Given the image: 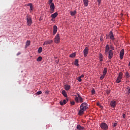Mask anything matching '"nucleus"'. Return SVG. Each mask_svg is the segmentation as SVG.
Segmentation results:
<instances>
[{"instance_id": "20e7f679", "label": "nucleus", "mask_w": 130, "mask_h": 130, "mask_svg": "<svg viewBox=\"0 0 130 130\" xmlns=\"http://www.w3.org/2000/svg\"><path fill=\"white\" fill-rule=\"evenodd\" d=\"M50 5V13L52 14L54 12V10L55 9V6H54V3H50L49 4Z\"/></svg>"}, {"instance_id": "4468645a", "label": "nucleus", "mask_w": 130, "mask_h": 130, "mask_svg": "<svg viewBox=\"0 0 130 130\" xmlns=\"http://www.w3.org/2000/svg\"><path fill=\"white\" fill-rule=\"evenodd\" d=\"M83 5L85 7H88L89 5V0H83Z\"/></svg>"}, {"instance_id": "412c9836", "label": "nucleus", "mask_w": 130, "mask_h": 130, "mask_svg": "<svg viewBox=\"0 0 130 130\" xmlns=\"http://www.w3.org/2000/svg\"><path fill=\"white\" fill-rule=\"evenodd\" d=\"M75 66L79 67V60L76 59L74 63Z\"/></svg>"}, {"instance_id": "58836bf2", "label": "nucleus", "mask_w": 130, "mask_h": 130, "mask_svg": "<svg viewBox=\"0 0 130 130\" xmlns=\"http://www.w3.org/2000/svg\"><path fill=\"white\" fill-rule=\"evenodd\" d=\"M97 2L99 3V6L101 4V0H97Z\"/></svg>"}, {"instance_id": "c85d7f7f", "label": "nucleus", "mask_w": 130, "mask_h": 130, "mask_svg": "<svg viewBox=\"0 0 130 130\" xmlns=\"http://www.w3.org/2000/svg\"><path fill=\"white\" fill-rule=\"evenodd\" d=\"M29 6L30 10L33 11V5H32V4H29Z\"/></svg>"}, {"instance_id": "de8ad7c7", "label": "nucleus", "mask_w": 130, "mask_h": 130, "mask_svg": "<svg viewBox=\"0 0 130 130\" xmlns=\"http://www.w3.org/2000/svg\"><path fill=\"white\" fill-rule=\"evenodd\" d=\"M100 108H101L102 109V108H103V106H101H101H100Z\"/></svg>"}, {"instance_id": "39448f33", "label": "nucleus", "mask_w": 130, "mask_h": 130, "mask_svg": "<svg viewBox=\"0 0 130 130\" xmlns=\"http://www.w3.org/2000/svg\"><path fill=\"white\" fill-rule=\"evenodd\" d=\"M100 126L102 129L104 130H108V125L105 122H103L101 124Z\"/></svg>"}, {"instance_id": "0eeeda50", "label": "nucleus", "mask_w": 130, "mask_h": 130, "mask_svg": "<svg viewBox=\"0 0 130 130\" xmlns=\"http://www.w3.org/2000/svg\"><path fill=\"white\" fill-rule=\"evenodd\" d=\"M121 79H122V73H119L118 77L116 79V82L119 83L121 82Z\"/></svg>"}, {"instance_id": "2f4dec72", "label": "nucleus", "mask_w": 130, "mask_h": 130, "mask_svg": "<svg viewBox=\"0 0 130 130\" xmlns=\"http://www.w3.org/2000/svg\"><path fill=\"white\" fill-rule=\"evenodd\" d=\"M37 95H41V94H42V91H39L37 92Z\"/></svg>"}, {"instance_id": "a19ab883", "label": "nucleus", "mask_w": 130, "mask_h": 130, "mask_svg": "<svg viewBox=\"0 0 130 130\" xmlns=\"http://www.w3.org/2000/svg\"><path fill=\"white\" fill-rule=\"evenodd\" d=\"M81 78H84V77H85V75H84V74L81 75L80 76H79Z\"/></svg>"}, {"instance_id": "aec40b11", "label": "nucleus", "mask_w": 130, "mask_h": 130, "mask_svg": "<svg viewBox=\"0 0 130 130\" xmlns=\"http://www.w3.org/2000/svg\"><path fill=\"white\" fill-rule=\"evenodd\" d=\"M62 94L64 97H68V94H67V92H66V90H62Z\"/></svg>"}, {"instance_id": "c756f323", "label": "nucleus", "mask_w": 130, "mask_h": 130, "mask_svg": "<svg viewBox=\"0 0 130 130\" xmlns=\"http://www.w3.org/2000/svg\"><path fill=\"white\" fill-rule=\"evenodd\" d=\"M125 77H126V78H129L130 76H129V73H128V72L126 73Z\"/></svg>"}, {"instance_id": "1a4fd4ad", "label": "nucleus", "mask_w": 130, "mask_h": 130, "mask_svg": "<svg viewBox=\"0 0 130 130\" xmlns=\"http://www.w3.org/2000/svg\"><path fill=\"white\" fill-rule=\"evenodd\" d=\"M110 105L112 108H115V107L116 106V101H112L110 103Z\"/></svg>"}, {"instance_id": "7c9ffc66", "label": "nucleus", "mask_w": 130, "mask_h": 130, "mask_svg": "<svg viewBox=\"0 0 130 130\" xmlns=\"http://www.w3.org/2000/svg\"><path fill=\"white\" fill-rule=\"evenodd\" d=\"M105 76H106L105 75L103 74V75L100 77L101 80H103V79H104Z\"/></svg>"}, {"instance_id": "f8f14e48", "label": "nucleus", "mask_w": 130, "mask_h": 130, "mask_svg": "<svg viewBox=\"0 0 130 130\" xmlns=\"http://www.w3.org/2000/svg\"><path fill=\"white\" fill-rule=\"evenodd\" d=\"M109 36H110V39H111L112 40H114V36L113 35V32H112V31H110Z\"/></svg>"}, {"instance_id": "79ce46f5", "label": "nucleus", "mask_w": 130, "mask_h": 130, "mask_svg": "<svg viewBox=\"0 0 130 130\" xmlns=\"http://www.w3.org/2000/svg\"><path fill=\"white\" fill-rule=\"evenodd\" d=\"M116 125H117V123H114V124H113V126H114V127H115V126H116Z\"/></svg>"}, {"instance_id": "4c0bfd02", "label": "nucleus", "mask_w": 130, "mask_h": 130, "mask_svg": "<svg viewBox=\"0 0 130 130\" xmlns=\"http://www.w3.org/2000/svg\"><path fill=\"white\" fill-rule=\"evenodd\" d=\"M71 104L72 105H75V102L74 101L71 102Z\"/></svg>"}, {"instance_id": "72a5a7b5", "label": "nucleus", "mask_w": 130, "mask_h": 130, "mask_svg": "<svg viewBox=\"0 0 130 130\" xmlns=\"http://www.w3.org/2000/svg\"><path fill=\"white\" fill-rule=\"evenodd\" d=\"M52 2H53V0H49L48 1V4L49 5H50V4H52Z\"/></svg>"}, {"instance_id": "9d476101", "label": "nucleus", "mask_w": 130, "mask_h": 130, "mask_svg": "<svg viewBox=\"0 0 130 130\" xmlns=\"http://www.w3.org/2000/svg\"><path fill=\"white\" fill-rule=\"evenodd\" d=\"M123 55H124V49H122L120 52V58L121 59L123 58Z\"/></svg>"}, {"instance_id": "f3484780", "label": "nucleus", "mask_w": 130, "mask_h": 130, "mask_svg": "<svg viewBox=\"0 0 130 130\" xmlns=\"http://www.w3.org/2000/svg\"><path fill=\"white\" fill-rule=\"evenodd\" d=\"M77 96L79 99L80 102L81 103H83V102H84V100H83V98H82V97L81 96V95H80L79 93H77Z\"/></svg>"}, {"instance_id": "8fccbe9b", "label": "nucleus", "mask_w": 130, "mask_h": 130, "mask_svg": "<svg viewBox=\"0 0 130 130\" xmlns=\"http://www.w3.org/2000/svg\"><path fill=\"white\" fill-rule=\"evenodd\" d=\"M51 21H53V18H52V19H51Z\"/></svg>"}, {"instance_id": "dca6fc26", "label": "nucleus", "mask_w": 130, "mask_h": 130, "mask_svg": "<svg viewBox=\"0 0 130 130\" xmlns=\"http://www.w3.org/2000/svg\"><path fill=\"white\" fill-rule=\"evenodd\" d=\"M58 15V14L57 13V12H55V13L52 14L51 15V18H52V19H55V18H56V17H57V15Z\"/></svg>"}, {"instance_id": "09e8293b", "label": "nucleus", "mask_w": 130, "mask_h": 130, "mask_svg": "<svg viewBox=\"0 0 130 130\" xmlns=\"http://www.w3.org/2000/svg\"><path fill=\"white\" fill-rule=\"evenodd\" d=\"M108 36L107 35H106V39H108Z\"/></svg>"}, {"instance_id": "ddd939ff", "label": "nucleus", "mask_w": 130, "mask_h": 130, "mask_svg": "<svg viewBox=\"0 0 130 130\" xmlns=\"http://www.w3.org/2000/svg\"><path fill=\"white\" fill-rule=\"evenodd\" d=\"M53 42V41L50 40V41H46L44 44L43 45H47V44H51V43H52Z\"/></svg>"}, {"instance_id": "f03ea898", "label": "nucleus", "mask_w": 130, "mask_h": 130, "mask_svg": "<svg viewBox=\"0 0 130 130\" xmlns=\"http://www.w3.org/2000/svg\"><path fill=\"white\" fill-rule=\"evenodd\" d=\"M109 45H107L105 48V53L107 55L108 54V58L111 59L113 57V51L110 50Z\"/></svg>"}, {"instance_id": "a18cd8bd", "label": "nucleus", "mask_w": 130, "mask_h": 130, "mask_svg": "<svg viewBox=\"0 0 130 130\" xmlns=\"http://www.w3.org/2000/svg\"><path fill=\"white\" fill-rule=\"evenodd\" d=\"M97 105H98V106H101V105H100V104H99V103H97Z\"/></svg>"}, {"instance_id": "b1692460", "label": "nucleus", "mask_w": 130, "mask_h": 130, "mask_svg": "<svg viewBox=\"0 0 130 130\" xmlns=\"http://www.w3.org/2000/svg\"><path fill=\"white\" fill-rule=\"evenodd\" d=\"M106 74H107V68H104L103 71V75L106 76Z\"/></svg>"}, {"instance_id": "f704fd0d", "label": "nucleus", "mask_w": 130, "mask_h": 130, "mask_svg": "<svg viewBox=\"0 0 130 130\" xmlns=\"http://www.w3.org/2000/svg\"><path fill=\"white\" fill-rule=\"evenodd\" d=\"M77 80H78V82H82V79L80 78V76L78 77Z\"/></svg>"}, {"instance_id": "ea45409f", "label": "nucleus", "mask_w": 130, "mask_h": 130, "mask_svg": "<svg viewBox=\"0 0 130 130\" xmlns=\"http://www.w3.org/2000/svg\"><path fill=\"white\" fill-rule=\"evenodd\" d=\"M100 40H101V41H103V37L102 36H101Z\"/></svg>"}, {"instance_id": "e433bc0d", "label": "nucleus", "mask_w": 130, "mask_h": 130, "mask_svg": "<svg viewBox=\"0 0 130 130\" xmlns=\"http://www.w3.org/2000/svg\"><path fill=\"white\" fill-rule=\"evenodd\" d=\"M110 48L112 50H114V47H113V46L111 45L110 46Z\"/></svg>"}, {"instance_id": "6ab92c4d", "label": "nucleus", "mask_w": 130, "mask_h": 130, "mask_svg": "<svg viewBox=\"0 0 130 130\" xmlns=\"http://www.w3.org/2000/svg\"><path fill=\"white\" fill-rule=\"evenodd\" d=\"M77 129H79V130H82V129H84V127L81 126L80 124H78L77 126Z\"/></svg>"}, {"instance_id": "473e14b6", "label": "nucleus", "mask_w": 130, "mask_h": 130, "mask_svg": "<svg viewBox=\"0 0 130 130\" xmlns=\"http://www.w3.org/2000/svg\"><path fill=\"white\" fill-rule=\"evenodd\" d=\"M99 58H103V55H102V54H99Z\"/></svg>"}, {"instance_id": "49530a36", "label": "nucleus", "mask_w": 130, "mask_h": 130, "mask_svg": "<svg viewBox=\"0 0 130 130\" xmlns=\"http://www.w3.org/2000/svg\"><path fill=\"white\" fill-rule=\"evenodd\" d=\"M122 116H123V118H124V117H125V114H123V115H122Z\"/></svg>"}, {"instance_id": "4be33fe9", "label": "nucleus", "mask_w": 130, "mask_h": 130, "mask_svg": "<svg viewBox=\"0 0 130 130\" xmlns=\"http://www.w3.org/2000/svg\"><path fill=\"white\" fill-rule=\"evenodd\" d=\"M71 16H75L77 14V11H74L70 12Z\"/></svg>"}, {"instance_id": "bb28decb", "label": "nucleus", "mask_w": 130, "mask_h": 130, "mask_svg": "<svg viewBox=\"0 0 130 130\" xmlns=\"http://www.w3.org/2000/svg\"><path fill=\"white\" fill-rule=\"evenodd\" d=\"M41 60H42V57H41V56H39V57L37 59V61H41Z\"/></svg>"}, {"instance_id": "37998d69", "label": "nucleus", "mask_w": 130, "mask_h": 130, "mask_svg": "<svg viewBox=\"0 0 130 130\" xmlns=\"http://www.w3.org/2000/svg\"><path fill=\"white\" fill-rule=\"evenodd\" d=\"M127 93H128V94H130V87H129V88H128V89Z\"/></svg>"}, {"instance_id": "9b49d317", "label": "nucleus", "mask_w": 130, "mask_h": 130, "mask_svg": "<svg viewBox=\"0 0 130 130\" xmlns=\"http://www.w3.org/2000/svg\"><path fill=\"white\" fill-rule=\"evenodd\" d=\"M56 32H57V26H56V25H54L53 26V35H55Z\"/></svg>"}, {"instance_id": "2eb2a0df", "label": "nucleus", "mask_w": 130, "mask_h": 130, "mask_svg": "<svg viewBox=\"0 0 130 130\" xmlns=\"http://www.w3.org/2000/svg\"><path fill=\"white\" fill-rule=\"evenodd\" d=\"M64 88L66 91H69V90L71 89V86H70L68 84H66L64 86Z\"/></svg>"}, {"instance_id": "c9c22d12", "label": "nucleus", "mask_w": 130, "mask_h": 130, "mask_svg": "<svg viewBox=\"0 0 130 130\" xmlns=\"http://www.w3.org/2000/svg\"><path fill=\"white\" fill-rule=\"evenodd\" d=\"M91 93L92 95H94V94H95V89H92Z\"/></svg>"}, {"instance_id": "7ed1b4c3", "label": "nucleus", "mask_w": 130, "mask_h": 130, "mask_svg": "<svg viewBox=\"0 0 130 130\" xmlns=\"http://www.w3.org/2000/svg\"><path fill=\"white\" fill-rule=\"evenodd\" d=\"M26 24L27 26H31V25H32V18H31L30 15H27L26 16Z\"/></svg>"}, {"instance_id": "5701e85b", "label": "nucleus", "mask_w": 130, "mask_h": 130, "mask_svg": "<svg viewBox=\"0 0 130 130\" xmlns=\"http://www.w3.org/2000/svg\"><path fill=\"white\" fill-rule=\"evenodd\" d=\"M30 41H27L26 42L25 47L27 48L29 45H30Z\"/></svg>"}, {"instance_id": "423d86ee", "label": "nucleus", "mask_w": 130, "mask_h": 130, "mask_svg": "<svg viewBox=\"0 0 130 130\" xmlns=\"http://www.w3.org/2000/svg\"><path fill=\"white\" fill-rule=\"evenodd\" d=\"M54 41L55 43H59V42H60V38L59 37V34H57L56 35Z\"/></svg>"}, {"instance_id": "6e6552de", "label": "nucleus", "mask_w": 130, "mask_h": 130, "mask_svg": "<svg viewBox=\"0 0 130 130\" xmlns=\"http://www.w3.org/2000/svg\"><path fill=\"white\" fill-rule=\"evenodd\" d=\"M88 53H89V48L86 47L83 50V55L84 57H86L87 55H88Z\"/></svg>"}, {"instance_id": "a211bd4d", "label": "nucleus", "mask_w": 130, "mask_h": 130, "mask_svg": "<svg viewBox=\"0 0 130 130\" xmlns=\"http://www.w3.org/2000/svg\"><path fill=\"white\" fill-rule=\"evenodd\" d=\"M60 105H62V106L67 104V100H63V101H60Z\"/></svg>"}, {"instance_id": "a878e982", "label": "nucleus", "mask_w": 130, "mask_h": 130, "mask_svg": "<svg viewBox=\"0 0 130 130\" xmlns=\"http://www.w3.org/2000/svg\"><path fill=\"white\" fill-rule=\"evenodd\" d=\"M76 56V54L73 53L72 54L70 55V57H72V58Z\"/></svg>"}, {"instance_id": "f257e3e1", "label": "nucleus", "mask_w": 130, "mask_h": 130, "mask_svg": "<svg viewBox=\"0 0 130 130\" xmlns=\"http://www.w3.org/2000/svg\"><path fill=\"white\" fill-rule=\"evenodd\" d=\"M80 109L78 112V115H82L84 114V112L86 111L88 109V104L86 103H83L81 104L80 106Z\"/></svg>"}, {"instance_id": "cd10ccee", "label": "nucleus", "mask_w": 130, "mask_h": 130, "mask_svg": "<svg viewBox=\"0 0 130 130\" xmlns=\"http://www.w3.org/2000/svg\"><path fill=\"white\" fill-rule=\"evenodd\" d=\"M38 53H41V52H42V47H40L39 49H38Z\"/></svg>"}, {"instance_id": "393cba45", "label": "nucleus", "mask_w": 130, "mask_h": 130, "mask_svg": "<svg viewBox=\"0 0 130 130\" xmlns=\"http://www.w3.org/2000/svg\"><path fill=\"white\" fill-rule=\"evenodd\" d=\"M75 100L76 102H77V103H79V97L77 96V95L75 96Z\"/></svg>"}, {"instance_id": "c03bdc74", "label": "nucleus", "mask_w": 130, "mask_h": 130, "mask_svg": "<svg viewBox=\"0 0 130 130\" xmlns=\"http://www.w3.org/2000/svg\"><path fill=\"white\" fill-rule=\"evenodd\" d=\"M100 61H103V58H99Z\"/></svg>"}]
</instances>
